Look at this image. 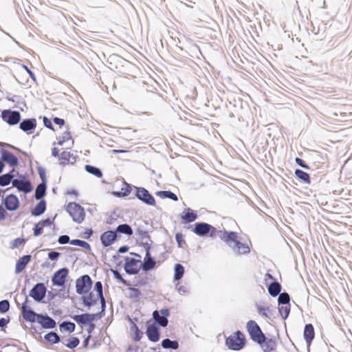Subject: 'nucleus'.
Here are the masks:
<instances>
[{"label": "nucleus", "instance_id": "c756f323", "mask_svg": "<svg viewBox=\"0 0 352 352\" xmlns=\"http://www.w3.org/2000/svg\"><path fill=\"white\" fill-rule=\"evenodd\" d=\"M59 327L61 331H68L69 333H72L74 331L76 325L74 322L64 321L60 324Z\"/></svg>", "mask_w": 352, "mask_h": 352}, {"label": "nucleus", "instance_id": "393cba45", "mask_svg": "<svg viewBox=\"0 0 352 352\" xmlns=\"http://www.w3.org/2000/svg\"><path fill=\"white\" fill-rule=\"evenodd\" d=\"M281 286L278 282H273L268 286V292L272 296H276L280 294Z\"/></svg>", "mask_w": 352, "mask_h": 352}, {"label": "nucleus", "instance_id": "4c0bfd02", "mask_svg": "<svg viewBox=\"0 0 352 352\" xmlns=\"http://www.w3.org/2000/svg\"><path fill=\"white\" fill-rule=\"evenodd\" d=\"M141 266L144 271L147 272L155 267V261L154 259L144 260Z\"/></svg>", "mask_w": 352, "mask_h": 352}, {"label": "nucleus", "instance_id": "f03ea898", "mask_svg": "<svg viewBox=\"0 0 352 352\" xmlns=\"http://www.w3.org/2000/svg\"><path fill=\"white\" fill-rule=\"evenodd\" d=\"M219 237L238 255L247 254L250 251L248 245L239 241L238 233L235 232H220Z\"/></svg>", "mask_w": 352, "mask_h": 352}, {"label": "nucleus", "instance_id": "9d476101", "mask_svg": "<svg viewBox=\"0 0 352 352\" xmlns=\"http://www.w3.org/2000/svg\"><path fill=\"white\" fill-rule=\"evenodd\" d=\"M170 312L168 309H162L160 311L155 310L153 313V317L155 321L160 326L165 327L168 324V316Z\"/></svg>", "mask_w": 352, "mask_h": 352}, {"label": "nucleus", "instance_id": "e2e57ef3", "mask_svg": "<svg viewBox=\"0 0 352 352\" xmlns=\"http://www.w3.org/2000/svg\"><path fill=\"white\" fill-rule=\"evenodd\" d=\"M128 250H129L128 246H126V245H124V246H121V247L119 248L118 252H119L120 253H122H122H125V252H126L128 251Z\"/></svg>", "mask_w": 352, "mask_h": 352}, {"label": "nucleus", "instance_id": "f3484780", "mask_svg": "<svg viewBox=\"0 0 352 352\" xmlns=\"http://www.w3.org/2000/svg\"><path fill=\"white\" fill-rule=\"evenodd\" d=\"M146 335L149 340L157 342L160 339L159 328L154 324L148 325L146 329Z\"/></svg>", "mask_w": 352, "mask_h": 352}, {"label": "nucleus", "instance_id": "1a4fd4ad", "mask_svg": "<svg viewBox=\"0 0 352 352\" xmlns=\"http://www.w3.org/2000/svg\"><path fill=\"white\" fill-rule=\"evenodd\" d=\"M141 261L133 258L126 257L124 263V270L129 274H135L140 267Z\"/></svg>", "mask_w": 352, "mask_h": 352}, {"label": "nucleus", "instance_id": "72a5a7b5", "mask_svg": "<svg viewBox=\"0 0 352 352\" xmlns=\"http://www.w3.org/2000/svg\"><path fill=\"white\" fill-rule=\"evenodd\" d=\"M85 168L89 173H90L98 178H100L102 177V171L97 167L87 164V165H85Z\"/></svg>", "mask_w": 352, "mask_h": 352}, {"label": "nucleus", "instance_id": "cd10ccee", "mask_svg": "<svg viewBox=\"0 0 352 352\" xmlns=\"http://www.w3.org/2000/svg\"><path fill=\"white\" fill-rule=\"evenodd\" d=\"M156 195L162 199L168 198L175 201H177L178 200L177 196L175 193L172 192L171 191H168V190L158 191L156 192Z\"/></svg>", "mask_w": 352, "mask_h": 352}, {"label": "nucleus", "instance_id": "8fccbe9b", "mask_svg": "<svg viewBox=\"0 0 352 352\" xmlns=\"http://www.w3.org/2000/svg\"><path fill=\"white\" fill-rule=\"evenodd\" d=\"M274 344V342L272 340L267 341L265 343V344L263 346L264 352H268L269 351L273 350L274 349V347H273Z\"/></svg>", "mask_w": 352, "mask_h": 352}, {"label": "nucleus", "instance_id": "2f4dec72", "mask_svg": "<svg viewBox=\"0 0 352 352\" xmlns=\"http://www.w3.org/2000/svg\"><path fill=\"white\" fill-rule=\"evenodd\" d=\"M197 217L196 212L190 208H186L182 216V220H195Z\"/></svg>", "mask_w": 352, "mask_h": 352}, {"label": "nucleus", "instance_id": "e433bc0d", "mask_svg": "<svg viewBox=\"0 0 352 352\" xmlns=\"http://www.w3.org/2000/svg\"><path fill=\"white\" fill-rule=\"evenodd\" d=\"M45 339L49 342L56 344L60 342L59 336L54 331H51L45 336Z\"/></svg>", "mask_w": 352, "mask_h": 352}, {"label": "nucleus", "instance_id": "dca6fc26", "mask_svg": "<svg viewBox=\"0 0 352 352\" xmlns=\"http://www.w3.org/2000/svg\"><path fill=\"white\" fill-rule=\"evenodd\" d=\"M12 185L24 192H29L32 190V185L28 181L16 179L12 181Z\"/></svg>", "mask_w": 352, "mask_h": 352}, {"label": "nucleus", "instance_id": "09e8293b", "mask_svg": "<svg viewBox=\"0 0 352 352\" xmlns=\"http://www.w3.org/2000/svg\"><path fill=\"white\" fill-rule=\"evenodd\" d=\"M10 309V302L8 300L0 301V312L4 314Z\"/></svg>", "mask_w": 352, "mask_h": 352}, {"label": "nucleus", "instance_id": "6ab92c4d", "mask_svg": "<svg viewBox=\"0 0 352 352\" xmlns=\"http://www.w3.org/2000/svg\"><path fill=\"white\" fill-rule=\"evenodd\" d=\"M31 260V256L30 255H25L22 257H21L16 263V267H15V273L19 274L26 267V265L28 264V263Z\"/></svg>", "mask_w": 352, "mask_h": 352}, {"label": "nucleus", "instance_id": "4be33fe9", "mask_svg": "<svg viewBox=\"0 0 352 352\" xmlns=\"http://www.w3.org/2000/svg\"><path fill=\"white\" fill-rule=\"evenodd\" d=\"M211 226L205 223H197L195 225L194 232L199 235L204 236L209 232Z\"/></svg>", "mask_w": 352, "mask_h": 352}, {"label": "nucleus", "instance_id": "ea45409f", "mask_svg": "<svg viewBox=\"0 0 352 352\" xmlns=\"http://www.w3.org/2000/svg\"><path fill=\"white\" fill-rule=\"evenodd\" d=\"M45 210V203L44 201H41L36 204L33 210L32 213L35 215H39L42 214Z\"/></svg>", "mask_w": 352, "mask_h": 352}, {"label": "nucleus", "instance_id": "c85d7f7f", "mask_svg": "<svg viewBox=\"0 0 352 352\" xmlns=\"http://www.w3.org/2000/svg\"><path fill=\"white\" fill-rule=\"evenodd\" d=\"M115 231L116 232L117 234L118 233H122L130 236L133 234V230L128 224H121L118 226Z\"/></svg>", "mask_w": 352, "mask_h": 352}, {"label": "nucleus", "instance_id": "39448f33", "mask_svg": "<svg viewBox=\"0 0 352 352\" xmlns=\"http://www.w3.org/2000/svg\"><path fill=\"white\" fill-rule=\"evenodd\" d=\"M66 210L73 220H84L85 217V210L80 204L70 202L67 204Z\"/></svg>", "mask_w": 352, "mask_h": 352}, {"label": "nucleus", "instance_id": "bb28decb", "mask_svg": "<svg viewBox=\"0 0 352 352\" xmlns=\"http://www.w3.org/2000/svg\"><path fill=\"white\" fill-rule=\"evenodd\" d=\"M162 346L164 349H177L179 347V343L177 341L171 340L168 338H166L162 342Z\"/></svg>", "mask_w": 352, "mask_h": 352}, {"label": "nucleus", "instance_id": "b1692460", "mask_svg": "<svg viewBox=\"0 0 352 352\" xmlns=\"http://www.w3.org/2000/svg\"><path fill=\"white\" fill-rule=\"evenodd\" d=\"M94 291L96 292L98 297H100V300L102 307L105 306V300L102 294V285L100 281H97L94 285Z\"/></svg>", "mask_w": 352, "mask_h": 352}, {"label": "nucleus", "instance_id": "aec40b11", "mask_svg": "<svg viewBox=\"0 0 352 352\" xmlns=\"http://www.w3.org/2000/svg\"><path fill=\"white\" fill-rule=\"evenodd\" d=\"M314 329L311 324H307L305 326L303 336L308 345H310L311 341L314 338Z\"/></svg>", "mask_w": 352, "mask_h": 352}, {"label": "nucleus", "instance_id": "5701e85b", "mask_svg": "<svg viewBox=\"0 0 352 352\" xmlns=\"http://www.w3.org/2000/svg\"><path fill=\"white\" fill-rule=\"evenodd\" d=\"M131 191V186L125 181L120 182V190L115 192L114 194L118 197H125L130 194Z\"/></svg>", "mask_w": 352, "mask_h": 352}, {"label": "nucleus", "instance_id": "0e129e2a", "mask_svg": "<svg viewBox=\"0 0 352 352\" xmlns=\"http://www.w3.org/2000/svg\"><path fill=\"white\" fill-rule=\"evenodd\" d=\"M6 210L3 207L0 206V220L4 219Z\"/></svg>", "mask_w": 352, "mask_h": 352}, {"label": "nucleus", "instance_id": "a878e982", "mask_svg": "<svg viewBox=\"0 0 352 352\" xmlns=\"http://www.w3.org/2000/svg\"><path fill=\"white\" fill-rule=\"evenodd\" d=\"M295 175L305 184H309L311 183L309 175L302 170L296 169L295 170Z\"/></svg>", "mask_w": 352, "mask_h": 352}, {"label": "nucleus", "instance_id": "bf43d9fd", "mask_svg": "<svg viewBox=\"0 0 352 352\" xmlns=\"http://www.w3.org/2000/svg\"><path fill=\"white\" fill-rule=\"evenodd\" d=\"M54 122L56 124H58L59 126H63L64 124H65V121L62 118H54Z\"/></svg>", "mask_w": 352, "mask_h": 352}, {"label": "nucleus", "instance_id": "338daca9", "mask_svg": "<svg viewBox=\"0 0 352 352\" xmlns=\"http://www.w3.org/2000/svg\"><path fill=\"white\" fill-rule=\"evenodd\" d=\"M148 259H153V258L151 257L150 252L148 251H146L144 260H148Z\"/></svg>", "mask_w": 352, "mask_h": 352}, {"label": "nucleus", "instance_id": "052dcab7", "mask_svg": "<svg viewBox=\"0 0 352 352\" xmlns=\"http://www.w3.org/2000/svg\"><path fill=\"white\" fill-rule=\"evenodd\" d=\"M8 320L4 318H2L0 319V328H3L4 327H6L7 325V324L8 323Z\"/></svg>", "mask_w": 352, "mask_h": 352}, {"label": "nucleus", "instance_id": "864d4df0", "mask_svg": "<svg viewBox=\"0 0 352 352\" xmlns=\"http://www.w3.org/2000/svg\"><path fill=\"white\" fill-rule=\"evenodd\" d=\"M58 242L60 244H66V243L70 242L69 237L67 235H62V236H59V238L58 239Z\"/></svg>", "mask_w": 352, "mask_h": 352}, {"label": "nucleus", "instance_id": "7c9ffc66", "mask_svg": "<svg viewBox=\"0 0 352 352\" xmlns=\"http://www.w3.org/2000/svg\"><path fill=\"white\" fill-rule=\"evenodd\" d=\"M278 312L283 320H285L290 312V304L278 305Z\"/></svg>", "mask_w": 352, "mask_h": 352}, {"label": "nucleus", "instance_id": "f257e3e1", "mask_svg": "<svg viewBox=\"0 0 352 352\" xmlns=\"http://www.w3.org/2000/svg\"><path fill=\"white\" fill-rule=\"evenodd\" d=\"M23 318L31 322H36L44 329H53L56 327V321L47 315L36 314L28 307L25 304L21 307Z\"/></svg>", "mask_w": 352, "mask_h": 352}, {"label": "nucleus", "instance_id": "9b49d317", "mask_svg": "<svg viewBox=\"0 0 352 352\" xmlns=\"http://www.w3.org/2000/svg\"><path fill=\"white\" fill-rule=\"evenodd\" d=\"M68 272L69 270L66 267L61 268L56 271L52 278L53 284L54 285L63 287L65 283Z\"/></svg>", "mask_w": 352, "mask_h": 352}, {"label": "nucleus", "instance_id": "2eb2a0df", "mask_svg": "<svg viewBox=\"0 0 352 352\" xmlns=\"http://www.w3.org/2000/svg\"><path fill=\"white\" fill-rule=\"evenodd\" d=\"M6 208L9 210H15L19 207V199L14 195H8L4 201Z\"/></svg>", "mask_w": 352, "mask_h": 352}, {"label": "nucleus", "instance_id": "5fc2aeb1", "mask_svg": "<svg viewBox=\"0 0 352 352\" xmlns=\"http://www.w3.org/2000/svg\"><path fill=\"white\" fill-rule=\"evenodd\" d=\"M295 161H296V162L299 166H300L301 167L305 168H307V169H309V166H308L307 164H306L305 163V162H304L302 159H300V158H299V157H296V158L295 159Z\"/></svg>", "mask_w": 352, "mask_h": 352}, {"label": "nucleus", "instance_id": "a19ab883", "mask_svg": "<svg viewBox=\"0 0 352 352\" xmlns=\"http://www.w3.org/2000/svg\"><path fill=\"white\" fill-rule=\"evenodd\" d=\"M278 301V305L289 304V301H290L289 295L286 292L279 294Z\"/></svg>", "mask_w": 352, "mask_h": 352}, {"label": "nucleus", "instance_id": "a18cd8bd", "mask_svg": "<svg viewBox=\"0 0 352 352\" xmlns=\"http://www.w3.org/2000/svg\"><path fill=\"white\" fill-rule=\"evenodd\" d=\"M12 177V175L10 174H5L0 176V186H5L8 185L11 182Z\"/></svg>", "mask_w": 352, "mask_h": 352}, {"label": "nucleus", "instance_id": "f8f14e48", "mask_svg": "<svg viewBox=\"0 0 352 352\" xmlns=\"http://www.w3.org/2000/svg\"><path fill=\"white\" fill-rule=\"evenodd\" d=\"M136 196L146 204L154 206L155 204L154 197L144 188H138Z\"/></svg>", "mask_w": 352, "mask_h": 352}, {"label": "nucleus", "instance_id": "79ce46f5", "mask_svg": "<svg viewBox=\"0 0 352 352\" xmlns=\"http://www.w3.org/2000/svg\"><path fill=\"white\" fill-rule=\"evenodd\" d=\"M70 243L74 245H78L79 247L83 248L86 250H90L91 247L90 245L85 241L80 239H74L70 241Z\"/></svg>", "mask_w": 352, "mask_h": 352}, {"label": "nucleus", "instance_id": "a211bd4d", "mask_svg": "<svg viewBox=\"0 0 352 352\" xmlns=\"http://www.w3.org/2000/svg\"><path fill=\"white\" fill-rule=\"evenodd\" d=\"M36 126V121L35 119L24 120L20 123V129L28 133H31V131Z\"/></svg>", "mask_w": 352, "mask_h": 352}, {"label": "nucleus", "instance_id": "4d7b16f0", "mask_svg": "<svg viewBox=\"0 0 352 352\" xmlns=\"http://www.w3.org/2000/svg\"><path fill=\"white\" fill-rule=\"evenodd\" d=\"M113 275H114V277L119 281V282H122L123 283H125V280L122 278L121 274L117 271V270H114L113 271Z\"/></svg>", "mask_w": 352, "mask_h": 352}, {"label": "nucleus", "instance_id": "4468645a", "mask_svg": "<svg viewBox=\"0 0 352 352\" xmlns=\"http://www.w3.org/2000/svg\"><path fill=\"white\" fill-rule=\"evenodd\" d=\"M73 319L78 324H86L87 323H91L95 319V316L91 314H83L74 316Z\"/></svg>", "mask_w": 352, "mask_h": 352}, {"label": "nucleus", "instance_id": "69168bd1", "mask_svg": "<svg viewBox=\"0 0 352 352\" xmlns=\"http://www.w3.org/2000/svg\"><path fill=\"white\" fill-rule=\"evenodd\" d=\"M182 235L179 234H177L175 236L176 240L179 244V246H181L182 239H181Z\"/></svg>", "mask_w": 352, "mask_h": 352}, {"label": "nucleus", "instance_id": "412c9836", "mask_svg": "<svg viewBox=\"0 0 352 352\" xmlns=\"http://www.w3.org/2000/svg\"><path fill=\"white\" fill-rule=\"evenodd\" d=\"M76 162V157L69 151H63L59 157L60 164L66 165L67 164H74Z\"/></svg>", "mask_w": 352, "mask_h": 352}, {"label": "nucleus", "instance_id": "c03bdc74", "mask_svg": "<svg viewBox=\"0 0 352 352\" xmlns=\"http://www.w3.org/2000/svg\"><path fill=\"white\" fill-rule=\"evenodd\" d=\"M67 343L64 342V344L67 346L69 349H74L76 348L80 343V340L76 337H72L69 339H68Z\"/></svg>", "mask_w": 352, "mask_h": 352}, {"label": "nucleus", "instance_id": "ddd939ff", "mask_svg": "<svg viewBox=\"0 0 352 352\" xmlns=\"http://www.w3.org/2000/svg\"><path fill=\"white\" fill-rule=\"evenodd\" d=\"M117 238L118 234L116 231L108 230L101 234L100 241L103 246L108 247L113 244Z\"/></svg>", "mask_w": 352, "mask_h": 352}, {"label": "nucleus", "instance_id": "7ed1b4c3", "mask_svg": "<svg viewBox=\"0 0 352 352\" xmlns=\"http://www.w3.org/2000/svg\"><path fill=\"white\" fill-rule=\"evenodd\" d=\"M246 329L253 341L260 344L265 342L266 337L254 320H249L247 322Z\"/></svg>", "mask_w": 352, "mask_h": 352}, {"label": "nucleus", "instance_id": "680f3d73", "mask_svg": "<svg viewBox=\"0 0 352 352\" xmlns=\"http://www.w3.org/2000/svg\"><path fill=\"white\" fill-rule=\"evenodd\" d=\"M52 155L55 157H58V155H59L58 148L56 147L53 148L52 151Z\"/></svg>", "mask_w": 352, "mask_h": 352}, {"label": "nucleus", "instance_id": "f704fd0d", "mask_svg": "<svg viewBox=\"0 0 352 352\" xmlns=\"http://www.w3.org/2000/svg\"><path fill=\"white\" fill-rule=\"evenodd\" d=\"M175 274H174V280H180L184 273V268L182 265L179 263H177L174 267Z\"/></svg>", "mask_w": 352, "mask_h": 352}, {"label": "nucleus", "instance_id": "6e6552de", "mask_svg": "<svg viewBox=\"0 0 352 352\" xmlns=\"http://www.w3.org/2000/svg\"><path fill=\"white\" fill-rule=\"evenodd\" d=\"M46 287L42 283L36 284L30 290V296L36 301L41 302L45 296Z\"/></svg>", "mask_w": 352, "mask_h": 352}, {"label": "nucleus", "instance_id": "774afa93", "mask_svg": "<svg viewBox=\"0 0 352 352\" xmlns=\"http://www.w3.org/2000/svg\"><path fill=\"white\" fill-rule=\"evenodd\" d=\"M92 233H93V232L91 230H88L87 231H86V232H85V234H87L86 238L90 237L92 235Z\"/></svg>", "mask_w": 352, "mask_h": 352}, {"label": "nucleus", "instance_id": "37998d69", "mask_svg": "<svg viewBox=\"0 0 352 352\" xmlns=\"http://www.w3.org/2000/svg\"><path fill=\"white\" fill-rule=\"evenodd\" d=\"M3 160L9 163L11 166H16L18 163L16 157L11 153L6 154L3 156Z\"/></svg>", "mask_w": 352, "mask_h": 352}, {"label": "nucleus", "instance_id": "0eeeda50", "mask_svg": "<svg viewBox=\"0 0 352 352\" xmlns=\"http://www.w3.org/2000/svg\"><path fill=\"white\" fill-rule=\"evenodd\" d=\"M1 118L3 121L10 125H14L19 122L21 114L19 111L6 109L1 111Z\"/></svg>", "mask_w": 352, "mask_h": 352}, {"label": "nucleus", "instance_id": "3c124183", "mask_svg": "<svg viewBox=\"0 0 352 352\" xmlns=\"http://www.w3.org/2000/svg\"><path fill=\"white\" fill-rule=\"evenodd\" d=\"M25 242L24 239H21V238H16V239H14L13 241V242L12 243V248H18L19 247L20 245H21L23 243Z\"/></svg>", "mask_w": 352, "mask_h": 352}, {"label": "nucleus", "instance_id": "423d86ee", "mask_svg": "<svg viewBox=\"0 0 352 352\" xmlns=\"http://www.w3.org/2000/svg\"><path fill=\"white\" fill-rule=\"evenodd\" d=\"M92 285V280L89 275H83L78 278L76 283V292L83 294L89 292Z\"/></svg>", "mask_w": 352, "mask_h": 352}, {"label": "nucleus", "instance_id": "13d9d810", "mask_svg": "<svg viewBox=\"0 0 352 352\" xmlns=\"http://www.w3.org/2000/svg\"><path fill=\"white\" fill-rule=\"evenodd\" d=\"M43 123L46 127H47L50 129H53L52 123L50 119L45 117L43 119Z\"/></svg>", "mask_w": 352, "mask_h": 352}, {"label": "nucleus", "instance_id": "c9c22d12", "mask_svg": "<svg viewBox=\"0 0 352 352\" xmlns=\"http://www.w3.org/2000/svg\"><path fill=\"white\" fill-rule=\"evenodd\" d=\"M52 222V221H39L34 228V236H37L41 234L43 227L46 225H50Z\"/></svg>", "mask_w": 352, "mask_h": 352}, {"label": "nucleus", "instance_id": "473e14b6", "mask_svg": "<svg viewBox=\"0 0 352 352\" xmlns=\"http://www.w3.org/2000/svg\"><path fill=\"white\" fill-rule=\"evenodd\" d=\"M98 300H100V297H98V295L91 292L87 296L84 298V303L85 305L90 307L96 303Z\"/></svg>", "mask_w": 352, "mask_h": 352}, {"label": "nucleus", "instance_id": "58836bf2", "mask_svg": "<svg viewBox=\"0 0 352 352\" xmlns=\"http://www.w3.org/2000/svg\"><path fill=\"white\" fill-rule=\"evenodd\" d=\"M46 186L44 184H40L36 189L35 197L36 199H41L45 193Z\"/></svg>", "mask_w": 352, "mask_h": 352}, {"label": "nucleus", "instance_id": "20e7f679", "mask_svg": "<svg viewBox=\"0 0 352 352\" xmlns=\"http://www.w3.org/2000/svg\"><path fill=\"white\" fill-rule=\"evenodd\" d=\"M226 344L232 350H240L245 345V336L241 331H238L234 336H231L226 339Z\"/></svg>", "mask_w": 352, "mask_h": 352}, {"label": "nucleus", "instance_id": "49530a36", "mask_svg": "<svg viewBox=\"0 0 352 352\" xmlns=\"http://www.w3.org/2000/svg\"><path fill=\"white\" fill-rule=\"evenodd\" d=\"M131 331L134 333V340L139 341L142 338V333L139 330L138 326L135 324H133L131 327Z\"/></svg>", "mask_w": 352, "mask_h": 352}, {"label": "nucleus", "instance_id": "6e6d98bb", "mask_svg": "<svg viewBox=\"0 0 352 352\" xmlns=\"http://www.w3.org/2000/svg\"><path fill=\"white\" fill-rule=\"evenodd\" d=\"M22 69L25 70V72L31 77L33 80H35L34 74L33 72L25 65H21Z\"/></svg>", "mask_w": 352, "mask_h": 352}, {"label": "nucleus", "instance_id": "603ef678", "mask_svg": "<svg viewBox=\"0 0 352 352\" xmlns=\"http://www.w3.org/2000/svg\"><path fill=\"white\" fill-rule=\"evenodd\" d=\"M60 254L56 251H52L48 253V258L52 261H56L60 256Z\"/></svg>", "mask_w": 352, "mask_h": 352}, {"label": "nucleus", "instance_id": "de8ad7c7", "mask_svg": "<svg viewBox=\"0 0 352 352\" xmlns=\"http://www.w3.org/2000/svg\"><path fill=\"white\" fill-rule=\"evenodd\" d=\"M256 309L259 314L261 316L268 318L269 314H270V308L269 307H265L261 305H256Z\"/></svg>", "mask_w": 352, "mask_h": 352}]
</instances>
